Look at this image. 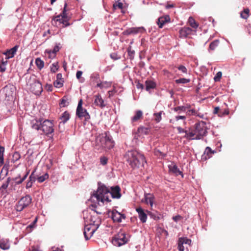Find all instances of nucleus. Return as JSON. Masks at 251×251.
Masks as SVG:
<instances>
[{"instance_id": "4", "label": "nucleus", "mask_w": 251, "mask_h": 251, "mask_svg": "<svg viewBox=\"0 0 251 251\" xmlns=\"http://www.w3.org/2000/svg\"><path fill=\"white\" fill-rule=\"evenodd\" d=\"M98 187L96 191H94L92 194L91 199L92 201H95L96 199L98 202H104L105 201L110 202L111 200L110 197V190L103 184L99 182Z\"/></svg>"}, {"instance_id": "43", "label": "nucleus", "mask_w": 251, "mask_h": 251, "mask_svg": "<svg viewBox=\"0 0 251 251\" xmlns=\"http://www.w3.org/2000/svg\"><path fill=\"white\" fill-rule=\"evenodd\" d=\"M162 111H160L158 113H155L153 114L154 116V120L157 123H159L161 120V114Z\"/></svg>"}, {"instance_id": "45", "label": "nucleus", "mask_w": 251, "mask_h": 251, "mask_svg": "<svg viewBox=\"0 0 251 251\" xmlns=\"http://www.w3.org/2000/svg\"><path fill=\"white\" fill-rule=\"evenodd\" d=\"M175 82L177 84H179V83L185 84V83H187L189 82H190V79H186V78H179V79H176L175 80Z\"/></svg>"}, {"instance_id": "12", "label": "nucleus", "mask_w": 251, "mask_h": 251, "mask_svg": "<svg viewBox=\"0 0 251 251\" xmlns=\"http://www.w3.org/2000/svg\"><path fill=\"white\" fill-rule=\"evenodd\" d=\"M53 124L52 122L49 120H45L43 122L42 121L41 129L43 133L46 135L52 133L54 131Z\"/></svg>"}, {"instance_id": "3", "label": "nucleus", "mask_w": 251, "mask_h": 251, "mask_svg": "<svg viewBox=\"0 0 251 251\" xmlns=\"http://www.w3.org/2000/svg\"><path fill=\"white\" fill-rule=\"evenodd\" d=\"M124 158L132 168L144 166L146 162L144 155L136 150L128 151L126 152Z\"/></svg>"}, {"instance_id": "33", "label": "nucleus", "mask_w": 251, "mask_h": 251, "mask_svg": "<svg viewBox=\"0 0 251 251\" xmlns=\"http://www.w3.org/2000/svg\"><path fill=\"white\" fill-rule=\"evenodd\" d=\"M60 120L63 124H65L70 119V114L67 111L64 112L60 117Z\"/></svg>"}, {"instance_id": "26", "label": "nucleus", "mask_w": 251, "mask_h": 251, "mask_svg": "<svg viewBox=\"0 0 251 251\" xmlns=\"http://www.w3.org/2000/svg\"><path fill=\"white\" fill-rule=\"evenodd\" d=\"M169 169L170 172L175 174L176 176L181 175L182 172L177 168L176 164H172L169 166Z\"/></svg>"}, {"instance_id": "7", "label": "nucleus", "mask_w": 251, "mask_h": 251, "mask_svg": "<svg viewBox=\"0 0 251 251\" xmlns=\"http://www.w3.org/2000/svg\"><path fill=\"white\" fill-rule=\"evenodd\" d=\"M128 241L129 236L124 231L120 230L112 238V243L115 246L120 247L127 243Z\"/></svg>"}, {"instance_id": "51", "label": "nucleus", "mask_w": 251, "mask_h": 251, "mask_svg": "<svg viewBox=\"0 0 251 251\" xmlns=\"http://www.w3.org/2000/svg\"><path fill=\"white\" fill-rule=\"evenodd\" d=\"M204 152L207 154L208 158H210V156L209 155V154L214 153V151H213L210 147H207L206 148Z\"/></svg>"}, {"instance_id": "27", "label": "nucleus", "mask_w": 251, "mask_h": 251, "mask_svg": "<svg viewBox=\"0 0 251 251\" xmlns=\"http://www.w3.org/2000/svg\"><path fill=\"white\" fill-rule=\"evenodd\" d=\"M146 90L149 91L150 89H154L156 87V83L152 80H147L145 82Z\"/></svg>"}, {"instance_id": "38", "label": "nucleus", "mask_w": 251, "mask_h": 251, "mask_svg": "<svg viewBox=\"0 0 251 251\" xmlns=\"http://www.w3.org/2000/svg\"><path fill=\"white\" fill-rule=\"evenodd\" d=\"M4 151V148L0 146V166L2 165L4 163L3 153Z\"/></svg>"}, {"instance_id": "25", "label": "nucleus", "mask_w": 251, "mask_h": 251, "mask_svg": "<svg viewBox=\"0 0 251 251\" xmlns=\"http://www.w3.org/2000/svg\"><path fill=\"white\" fill-rule=\"evenodd\" d=\"M151 129V127L149 126H141L138 129V131L141 135L149 134Z\"/></svg>"}, {"instance_id": "16", "label": "nucleus", "mask_w": 251, "mask_h": 251, "mask_svg": "<svg viewBox=\"0 0 251 251\" xmlns=\"http://www.w3.org/2000/svg\"><path fill=\"white\" fill-rule=\"evenodd\" d=\"M193 31V30L189 27H183L179 31V37L186 38L188 35L192 34Z\"/></svg>"}, {"instance_id": "55", "label": "nucleus", "mask_w": 251, "mask_h": 251, "mask_svg": "<svg viewBox=\"0 0 251 251\" xmlns=\"http://www.w3.org/2000/svg\"><path fill=\"white\" fill-rule=\"evenodd\" d=\"M177 130L178 133H185V135H186L187 133L189 132V130H185L180 126L177 127Z\"/></svg>"}, {"instance_id": "56", "label": "nucleus", "mask_w": 251, "mask_h": 251, "mask_svg": "<svg viewBox=\"0 0 251 251\" xmlns=\"http://www.w3.org/2000/svg\"><path fill=\"white\" fill-rule=\"evenodd\" d=\"M114 9H116L117 8L122 9L123 7V4L122 2H118V3H114L113 5Z\"/></svg>"}, {"instance_id": "35", "label": "nucleus", "mask_w": 251, "mask_h": 251, "mask_svg": "<svg viewBox=\"0 0 251 251\" xmlns=\"http://www.w3.org/2000/svg\"><path fill=\"white\" fill-rule=\"evenodd\" d=\"M250 10L249 8H245L240 13V16L242 18L247 19L249 16Z\"/></svg>"}, {"instance_id": "20", "label": "nucleus", "mask_w": 251, "mask_h": 251, "mask_svg": "<svg viewBox=\"0 0 251 251\" xmlns=\"http://www.w3.org/2000/svg\"><path fill=\"white\" fill-rule=\"evenodd\" d=\"M42 120L41 119H33L31 122V126L32 129L37 130H41Z\"/></svg>"}, {"instance_id": "2", "label": "nucleus", "mask_w": 251, "mask_h": 251, "mask_svg": "<svg viewBox=\"0 0 251 251\" xmlns=\"http://www.w3.org/2000/svg\"><path fill=\"white\" fill-rule=\"evenodd\" d=\"M114 146V141L109 132H104L100 134L96 139L95 148L100 151L110 150Z\"/></svg>"}, {"instance_id": "63", "label": "nucleus", "mask_w": 251, "mask_h": 251, "mask_svg": "<svg viewBox=\"0 0 251 251\" xmlns=\"http://www.w3.org/2000/svg\"><path fill=\"white\" fill-rule=\"evenodd\" d=\"M82 72L81 71H78L77 72H76V78L78 79H80L81 77V75H82Z\"/></svg>"}, {"instance_id": "52", "label": "nucleus", "mask_w": 251, "mask_h": 251, "mask_svg": "<svg viewBox=\"0 0 251 251\" xmlns=\"http://www.w3.org/2000/svg\"><path fill=\"white\" fill-rule=\"evenodd\" d=\"M69 102L67 101V100L64 98H62L60 102L59 103L60 106L61 107H65L67 106Z\"/></svg>"}, {"instance_id": "11", "label": "nucleus", "mask_w": 251, "mask_h": 251, "mask_svg": "<svg viewBox=\"0 0 251 251\" xmlns=\"http://www.w3.org/2000/svg\"><path fill=\"white\" fill-rule=\"evenodd\" d=\"M32 199L29 195H26L22 197L16 205V209L17 211L21 212L25 208L28 206L31 203Z\"/></svg>"}, {"instance_id": "40", "label": "nucleus", "mask_w": 251, "mask_h": 251, "mask_svg": "<svg viewBox=\"0 0 251 251\" xmlns=\"http://www.w3.org/2000/svg\"><path fill=\"white\" fill-rule=\"evenodd\" d=\"M59 68L58 63L55 62L53 63L50 66V71L54 73L58 71Z\"/></svg>"}, {"instance_id": "15", "label": "nucleus", "mask_w": 251, "mask_h": 251, "mask_svg": "<svg viewBox=\"0 0 251 251\" xmlns=\"http://www.w3.org/2000/svg\"><path fill=\"white\" fill-rule=\"evenodd\" d=\"M136 211L138 214V217L140 221L142 223H146L147 220L148 213L147 214L141 207L136 208Z\"/></svg>"}, {"instance_id": "24", "label": "nucleus", "mask_w": 251, "mask_h": 251, "mask_svg": "<svg viewBox=\"0 0 251 251\" xmlns=\"http://www.w3.org/2000/svg\"><path fill=\"white\" fill-rule=\"evenodd\" d=\"M10 247L9 241L7 239L0 240V248L3 250L9 249Z\"/></svg>"}, {"instance_id": "39", "label": "nucleus", "mask_w": 251, "mask_h": 251, "mask_svg": "<svg viewBox=\"0 0 251 251\" xmlns=\"http://www.w3.org/2000/svg\"><path fill=\"white\" fill-rule=\"evenodd\" d=\"M49 178V175L48 173H45L42 176H38L37 178L38 181L40 183L44 182L45 180Z\"/></svg>"}, {"instance_id": "50", "label": "nucleus", "mask_w": 251, "mask_h": 251, "mask_svg": "<svg viewBox=\"0 0 251 251\" xmlns=\"http://www.w3.org/2000/svg\"><path fill=\"white\" fill-rule=\"evenodd\" d=\"M20 157L21 155L20 153L18 152H15L14 153L13 155V160L14 161V162L17 161L18 160H19Z\"/></svg>"}, {"instance_id": "57", "label": "nucleus", "mask_w": 251, "mask_h": 251, "mask_svg": "<svg viewBox=\"0 0 251 251\" xmlns=\"http://www.w3.org/2000/svg\"><path fill=\"white\" fill-rule=\"evenodd\" d=\"M35 172V170H34L30 175V176L29 177L28 180L32 181V182H35L36 180V177L34 175V173Z\"/></svg>"}, {"instance_id": "37", "label": "nucleus", "mask_w": 251, "mask_h": 251, "mask_svg": "<svg viewBox=\"0 0 251 251\" xmlns=\"http://www.w3.org/2000/svg\"><path fill=\"white\" fill-rule=\"evenodd\" d=\"M111 83L110 82L104 81L97 84V86L100 88H108L110 87Z\"/></svg>"}, {"instance_id": "46", "label": "nucleus", "mask_w": 251, "mask_h": 251, "mask_svg": "<svg viewBox=\"0 0 251 251\" xmlns=\"http://www.w3.org/2000/svg\"><path fill=\"white\" fill-rule=\"evenodd\" d=\"M11 180H12V178H11V177H8L7 178L6 181L5 182H4L1 185L0 189H6L8 187V186L9 185V184Z\"/></svg>"}, {"instance_id": "21", "label": "nucleus", "mask_w": 251, "mask_h": 251, "mask_svg": "<svg viewBox=\"0 0 251 251\" xmlns=\"http://www.w3.org/2000/svg\"><path fill=\"white\" fill-rule=\"evenodd\" d=\"M170 22V18L169 15H166L164 16L160 17L158 19L157 22L159 28H162L164 25Z\"/></svg>"}, {"instance_id": "61", "label": "nucleus", "mask_w": 251, "mask_h": 251, "mask_svg": "<svg viewBox=\"0 0 251 251\" xmlns=\"http://www.w3.org/2000/svg\"><path fill=\"white\" fill-rule=\"evenodd\" d=\"M3 172H5V176H7V174H8V168H7V167L4 166V167L2 168V169L1 171L0 177L1 176V174H2Z\"/></svg>"}, {"instance_id": "13", "label": "nucleus", "mask_w": 251, "mask_h": 251, "mask_svg": "<svg viewBox=\"0 0 251 251\" xmlns=\"http://www.w3.org/2000/svg\"><path fill=\"white\" fill-rule=\"evenodd\" d=\"M146 31V29L143 26L133 27L127 29L123 32L124 35L128 36L131 34H137L139 33H142Z\"/></svg>"}, {"instance_id": "5", "label": "nucleus", "mask_w": 251, "mask_h": 251, "mask_svg": "<svg viewBox=\"0 0 251 251\" xmlns=\"http://www.w3.org/2000/svg\"><path fill=\"white\" fill-rule=\"evenodd\" d=\"M27 85L29 86L30 90L35 95H40L43 91L42 84L34 75L30 76L27 81Z\"/></svg>"}, {"instance_id": "64", "label": "nucleus", "mask_w": 251, "mask_h": 251, "mask_svg": "<svg viewBox=\"0 0 251 251\" xmlns=\"http://www.w3.org/2000/svg\"><path fill=\"white\" fill-rule=\"evenodd\" d=\"M220 110L221 109H220L219 107H215L214 109L213 113L215 114H217L219 116V113Z\"/></svg>"}, {"instance_id": "42", "label": "nucleus", "mask_w": 251, "mask_h": 251, "mask_svg": "<svg viewBox=\"0 0 251 251\" xmlns=\"http://www.w3.org/2000/svg\"><path fill=\"white\" fill-rule=\"evenodd\" d=\"M128 55L129 56L130 59H132L134 58L135 51L132 50L131 46H129L127 50Z\"/></svg>"}, {"instance_id": "22", "label": "nucleus", "mask_w": 251, "mask_h": 251, "mask_svg": "<svg viewBox=\"0 0 251 251\" xmlns=\"http://www.w3.org/2000/svg\"><path fill=\"white\" fill-rule=\"evenodd\" d=\"M63 82L64 80L62 74L60 73L57 74L56 75V80L53 83L54 86L58 88H61L63 85Z\"/></svg>"}, {"instance_id": "23", "label": "nucleus", "mask_w": 251, "mask_h": 251, "mask_svg": "<svg viewBox=\"0 0 251 251\" xmlns=\"http://www.w3.org/2000/svg\"><path fill=\"white\" fill-rule=\"evenodd\" d=\"M94 103L96 105L103 108L105 106L103 100L100 95H97L95 96Z\"/></svg>"}, {"instance_id": "29", "label": "nucleus", "mask_w": 251, "mask_h": 251, "mask_svg": "<svg viewBox=\"0 0 251 251\" xmlns=\"http://www.w3.org/2000/svg\"><path fill=\"white\" fill-rule=\"evenodd\" d=\"M219 43L220 41L219 40H215L212 42L209 45L208 51L210 52L215 50L219 46Z\"/></svg>"}, {"instance_id": "30", "label": "nucleus", "mask_w": 251, "mask_h": 251, "mask_svg": "<svg viewBox=\"0 0 251 251\" xmlns=\"http://www.w3.org/2000/svg\"><path fill=\"white\" fill-rule=\"evenodd\" d=\"M29 171H27L26 174L22 178H21L20 176H19L18 177H16L15 178H12V180H16V184H20L26 178L29 174Z\"/></svg>"}, {"instance_id": "6", "label": "nucleus", "mask_w": 251, "mask_h": 251, "mask_svg": "<svg viewBox=\"0 0 251 251\" xmlns=\"http://www.w3.org/2000/svg\"><path fill=\"white\" fill-rule=\"evenodd\" d=\"M100 224V220L97 219V221H93V222L90 223L89 225L85 226L83 234L86 240H88L91 237L94 233L99 227Z\"/></svg>"}, {"instance_id": "44", "label": "nucleus", "mask_w": 251, "mask_h": 251, "mask_svg": "<svg viewBox=\"0 0 251 251\" xmlns=\"http://www.w3.org/2000/svg\"><path fill=\"white\" fill-rule=\"evenodd\" d=\"M178 239L181 242H182L185 244L190 245L191 243V240L188 239L187 237H180Z\"/></svg>"}, {"instance_id": "60", "label": "nucleus", "mask_w": 251, "mask_h": 251, "mask_svg": "<svg viewBox=\"0 0 251 251\" xmlns=\"http://www.w3.org/2000/svg\"><path fill=\"white\" fill-rule=\"evenodd\" d=\"M173 219L174 221H175L176 222H177L178 221L182 219V217L180 215H177L176 216H174L173 217Z\"/></svg>"}, {"instance_id": "19", "label": "nucleus", "mask_w": 251, "mask_h": 251, "mask_svg": "<svg viewBox=\"0 0 251 251\" xmlns=\"http://www.w3.org/2000/svg\"><path fill=\"white\" fill-rule=\"evenodd\" d=\"M18 48L19 46L16 45L11 49L7 50L4 53V54L6 55V60L14 57Z\"/></svg>"}, {"instance_id": "8", "label": "nucleus", "mask_w": 251, "mask_h": 251, "mask_svg": "<svg viewBox=\"0 0 251 251\" xmlns=\"http://www.w3.org/2000/svg\"><path fill=\"white\" fill-rule=\"evenodd\" d=\"M83 101L80 99L78 103L76 110V115L80 120L84 119V121H88L90 118V115L87 110L82 107Z\"/></svg>"}, {"instance_id": "28", "label": "nucleus", "mask_w": 251, "mask_h": 251, "mask_svg": "<svg viewBox=\"0 0 251 251\" xmlns=\"http://www.w3.org/2000/svg\"><path fill=\"white\" fill-rule=\"evenodd\" d=\"M143 112L141 110H137L135 112V115L131 118L132 123L135 122L142 118Z\"/></svg>"}, {"instance_id": "36", "label": "nucleus", "mask_w": 251, "mask_h": 251, "mask_svg": "<svg viewBox=\"0 0 251 251\" xmlns=\"http://www.w3.org/2000/svg\"><path fill=\"white\" fill-rule=\"evenodd\" d=\"M35 63L38 69H42L44 66V62L40 58L36 59Z\"/></svg>"}, {"instance_id": "18", "label": "nucleus", "mask_w": 251, "mask_h": 251, "mask_svg": "<svg viewBox=\"0 0 251 251\" xmlns=\"http://www.w3.org/2000/svg\"><path fill=\"white\" fill-rule=\"evenodd\" d=\"M144 199L145 202L146 204H150L151 207H152L155 201V197L153 195L150 193H145Z\"/></svg>"}, {"instance_id": "58", "label": "nucleus", "mask_w": 251, "mask_h": 251, "mask_svg": "<svg viewBox=\"0 0 251 251\" xmlns=\"http://www.w3.org/2000/svg\"><path fill=\"white\" fill-rule=\"evenodd\" d=\"M183 244H184L182 242H181L178 239V249L179 251H184V247Z\"/></svg>"}, {"instance_id": "17", "label": "nucleus", "mask_w": 251, "mask_h": 251, "mask_svg": "<svg viewBox=\"0 0 251 251\" xmlns=\"http://www.w3.org/2000/svg\"><path fill=\"white\" fill-rule=\"evenodd\" d=\"M111 217L114 222L118 223L122 222V219H125L126 217L125 214H122L117 211H112Z\"/></svg>"}, {"instance_id": "32", "label": "nucleus", "mask_w": 251, "mask_h": 251, "mask_svg": "<svg viewBox=\"0 0 251 251\" xmlns=\"http://www.w3.org/2000/svg\"><path fill=\"white\" fill-rule=\"evenodd\" d=\"M187 114L189 116H198L201 118H203V115L201 114L200 113H199L197 111H196L195 109H190L187 111Z\"/></svg>"}, {"instance_id": "54", "label": "nucleus", "mask_w": 251, "mask_h": 251, "mask_svg": "<svg viewBox=\"0 0 251 251\" xmlns=\"http://www.w3.org/2000/svg\"><path fill=\"white\" fill-rule=\"evenodd\" d=\"M222 73L221 72H218L215 76L214 79L215 81H219L222 77Z\"/></svg>"}, {"instance_id": "41", "label": "nucleus", "mask_w": 251, "mask_h": 251, "mask_svg": "<svg viewBox=\"0 0 251 251\" xmlns=\"http://www.w3.org/2000/svg\"><path fill=\"white\" fill-rule=\"evenodd\" d=\"M7 60L5 61H4V60L2 59L1 60V63H0V71L2 73L5 71L6 70V65L7 64Z\"/></svg>"}, {"instance_id": "34", "label": "nucleus", "mask_w": 251, "mask_h": 251, "mask_svg": "<svg viewBox=\"0 0 251 251\" xmlns=\"http://www.w3.org/2000/svg\"><path fill=\"white\" fill-rule=\"evenodd\" d=\"M188 22L189 25L194 29H196L199 26L198 23L192 17H189Z\"/></svg>"}, {"instance_id": "62", "label": "nucleus", "mask_w": 251, "mask_h": 251, "mask_svg": "<svg viewBox=\"0 0 251 251\" xmlns=\"http://www.w3.org/2000/svg\"><path fill=\"white\" fill-rule=\"evenodd\" d=\"M45 88L49 92H51L52 91V86L51 84H47L46 85Z\"/></svg>"}, {"instance_id": "59", "label": "nucleus", "mask_w": 251, "mask_h": 251, "mask_svg": "<svg viewBox=\"0 0 251 251\" xmlns=\"http://www.w3.org/2000/svg\"><path fill=\"white\" fill-rule=\"evenodd\" d=\"M178 69L184 74H187V70L186 68L183 65H180L178 67Z\"/></svg>"}, {"instance_id": "53", "label": "nucleus", "mask_w": 251, "mask_h": 251, "mask_svg": "<svg viewBox=\"0 0 251 251\" xmlns=\"http://www.w3.org/2000/svg\"><path fill=\"white\" fill-rule=\"evenodd\" d=\"M108 158L105 156H102L100 158V164L105 165L107 163Z\"/></svg>"}, {"instance_id": "9", "label": "nucleus", "mask_w": 251, "mask_h": 251, "mask_svg": "<svg viewBox=\"0 0 251 251\" xmlns=\"http://www.w3.org/2000/svg\"><path fill=\"white\" fill-rule=\"evenodd\" d=\"M16 90L15 87L12 84H8L4 87L1 90L2 95L7 100H12L14 98V94Z\"/></svg>"}, {"instance_id": "48", "label": "nucleus", "mask_w": 251, "mask_h": 251, "mask_svg": "<svg viewBox=\"0 0 251 251\" xmlns=\"http://www.w3.org/2000/svg\"><path fill=\"white\" fill-rule=\"evenodd\" d=\"M45 53L48 55L50 58H53L55 57L56 54L52 50H46Z\"/></svg>"}, {"instance_id": "49", "label": "nucleus", "mask_w": 251, "mask_h": 251, "mask_svg": "<svg viewBox=\"0 0 251 251\" xmlns=\"http://www.w3.org/2000/svg\"><path fill=\"white\" fill-rule=\"evenodd\" d=\"M187 107L184 106H177L174 108V110L176 112H178L179 111H185Z\"/></svg>"}, {"instance_id": "14", "label": "nucleus", "mask_w": 251, "mask_h": 251, "mask_svg": "<svg viewBox=\"0 0 251 251\" xmlns=\"http://www.w3.org/2000/svg\"><path fill=\"white\" fill-rule=\"evenodd\" d=\"M110 196L113 199H120L121 197L120 187L118 185L111 187Z\"/></svg>"}, {"instance_id": "1", "label": "nucleus", "mask_w": 251, "mask_h": 251, "mask_svg": "<svg viewBox=\"0 0 251 251\" xmlns=\"http://www.w3.org/2000/svg\"><path fill=\"white\" fill-rule=\"evenodd\" d=\"M189 132L183 137L188 140H200L207 134L205 123L200 122L195 124L193 127L189 128Z\"/></svg>"}, {"instance_id": "47", "label": "nucleus", "mask_w": 251, "mask_h": 251, "mask_svg": "<svg viewBox=\"0 0 251 251\" xmlns=\"http://www.w3.org/2000/svg\"><path fill=\"white\" fill-rule=\"evenodd\" d=\"M229 114V110L228 109H221L219 113V117H224L227 115Z\"/></svg>"}, {"instance_id": "31", "label": "nucleus", "mask_w": 251, "mask_h": 251, "mask_svg": "<svg viewBox=\"0 0 251 251\" xmlns=\"http://www.w3.org/2000/svg\"><path fill=\"white\" fill-rule=\"evenodd\" d=\"M146 211L148 214L151 217V218H152L154 220L157 221L160 219L161 214L158 213V212H155V213H154L148 210H147Z\"/></svg>"}, {"instance_id": "10", "label": "nucleus", "mask_w": 251, "mask_h": 251, "mask_svg": "<svg viewBox=\"0 0 251 251\" xmlns=\"http://www.w3.org/2000/svg\"><path fill=\"white\" fill-rule=\"evenodd\" d=\"M67 3H66L64 5V7L63 8V10L62 13L55 16L53 20L56 22H59L60 24L63 25V26L66 27L70 25V24L68 23L69 18L67 13Z\"/></svg>"}]
</instances>
